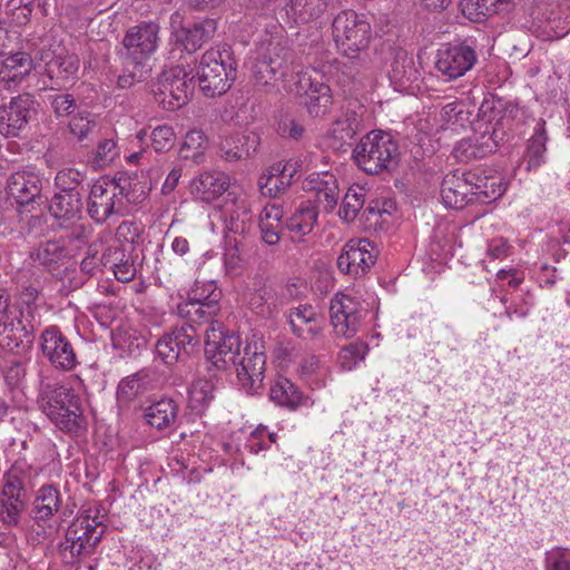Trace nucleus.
Wrapping results in <instances>:
<instances>
[{"instance_id": "nucleus-26", "label": "nucleus", "mask_w": 570, "mask_h": 570, "mask_svg": "<svg viewBox=\"0 0 570 570\" xmlns=\"http://www.w3.org/2000/svg\"><path fill=\"white\" fill-rule=\"evenodd\" d=\"M229 177L222 171H205L190 181V193L205 203L223 195L229 187Z\"/></svg>"}, {"instance_id": "nucleus-28", "label": "nucleus", "mask_w": 570, "mask_h": 570, "mask_svg": "<svg viewBox=\"0 0 570 570\" xmlns=\"http://www.w3.org/2000/svg\"><path fill=\"white\" fill-rule=\"evenodd\" d=\"M320 314L312 305H299L292 308L288 314L293 332L304 340L314 338L322 330L318 322Z\"/></svg>"}, {"instance_id": "nucleus-6", "label": "nucleus", "mask_w": 570, "mask_h": 570, "mask_svg": "<svg viewBox=\"0 0 570 570\" xmlns=\"http://www.w3.org/2000/svg\"><path fill=\"white\" fill-rule=\"evenodd\" d=\"M184 66H175L158 77L154 89L155 101L165 110L185 106L194 92V78Z\"/></svg>"}, {"instance_id": "nucleus-3", "label": "nucleus", "mask_w": 570, "mask_h": 570, "mask_svg": "<svg viewBox=\"0 0 570 570\" xmlns=\"http://www.w3.org/2000/svg\"><path fill=\"white\" fill-rule=\"evenodd\" d=\"M236 75L237 61L228 45L203 53L196 72L199 88L207 97L225 94L235 81Z\"/></svg>"}, {"instance_id": "nucleus-33", "label": "nucleus", "mask_w": 570, "mask_h": 570, "mask_svg": "<svg viewBox=\"0 0 570 570\" xmlns=\"http://www.w3.org/2000/svg\"><path fill=\"white\" fill-rule=\"evenodd\" d=\"M219 309V305H206L204 303L198 304L190 302H183L177 306L178 314L187 321L186 325L193 326L194 324H209V326H212L213 323H219L214 320Z\"/></svg>"}, {"instance_id": "nucleus-14", "label": "nucleus", "mask_w": 570, "mask_h": 570, "mask_svg": "<svg viewBox=\"0 0 570 570\" xmlns=\"http://www.w3.org/2000/svg\"><path fill=\"white\" fill-rule=\"evenodd\" d=\"M376 246L366 238L350 239L337 258L338 269L357 277L367 273L377 257Z\"/></svg>"}, {"instance_id": "nucleus-56", "label": "nucleus", "mask_w": 570, "mask_h": 570, "mask_svg": "<svg viewBox=\"0 0 570 570\" xmlns=\"http://www.w3.org/2000/svg\"><path fill=\"white\" fill-rule=\"evenodd\" d=\"M90 115H78L72 117L69 122L70 131L78 137L79 140L85 139L89 132H91L96 127V121L89 117Z\"/></svg>"}, {"instance_id": "nucleus-63", "label": "nucleus", "mask_w": 570, "mask_h": 570, "mask_svg": "<svg viewBox=\"0 0 570 570\" xmlns=\"http://www.w3.org/2000/svg\"><path fill=\"white\" fill-rule=\"evenodd\" d=\"M262 239L267 245H276L281 240L283 224H258Z\"/></svg>"}, {"instance_id": "nucleus-59", "label": "nucleus", "mask_w": 570, "mask_h": 570, "mask_svg": "<svg viewBox=\"0 0 570 570\" xmlns=\"http://www.w3.org/2000/svg\"><path fill=\"white\" fill-rule=\"evenodd\" d=\"M116 142L112 139H104L99 142L96 151V163L98 166H105L117 156Z\"/></svg>"}, {"instance_id": "nucleus-5", "label": "nucleus", "mask_w": 570, "mask_h": 570, "mask_svg": "<svg viewBox=\"0 0 570 570\" xmlns=\"http://www.w3.org/2000/svg\"><path fill=\"white\" fill-rule=\"evenodd\" d=\"M332 28L337 48L348 58H356L370 45L372 28L363 13L343 10L334 18Z\"/></svg>"}, {"instance_id": "nucleus-9", "label": "nucleus", "mask_w": 570, "mask_h": 570, "mask_svg": "<svg viewBox=\"0 0 570 570\" xmlns=\"http://www.w3.org/2000/svg\"><path fill=\"white\" fill-rule=\"evenodd\" d=\"M124 187L116 178H100L91 187L87 199V213L98 224H104L112 215L120 214L124 208L121 194Z\"/></svg>"}, {"instance_id": "nucleus-31", "label": "nucleus", "mask_w": 570, "mask_h": 570, "mask_svg": "<svg viewBox=\"0 0 570 570\" xmlns=\"http://www.w3.org/2000/svg\"><path fill=\"white\" fill-rule=\"evenodd\" d=\"M308 89L305 91L303 104L307 112L314 118L324 117L330 112L333 105V95L328 85L324 82H313L311 79Z\"/></svg>"}, {"instance_id": "nucleus-29", "label": "nucleus", "mask_w": 570, "mask_h": 570, "mask_svg": "<svg viewBox=\"0 0 570 570\" xmlns=\"http://www.w3.org/2000/svg\"><path fill=\"white\" fill-rule=\"evenodd\" d=\"M60 505V491L52 484H45L36 493L31 517L37 523L46 522L59 511Z\"/></svg>"}, {"instance_id": "nucleus-44", "label": "nucleus", "mask_w": 570, "mask_h": 570, "mask_svg": "<svg viewBox=\"0 0 570 570\" xmlns=\"http://www.w3.org/2000/svg\"><path fill=\"white\" fill-rule=\"evenodd\" d=\"M511 0H462L461 7L463 13L490 16L499 12L501 6Z\"/></svg>"}, {"instance_id": "nucleus-61", "label": "nucleus", "mask_w": 570, "mask_h": 570, "mask_svg": "<svg viewBox=\"0 0 570 570\" xmlns=\"http://www.w3.org/2000/svg\"><path fill=\"white\" fill-rule=\"evenodd\" d=\"M283 216L284 210L282 206L277 204H268L261 212L258 224H283Z\"/></svg>"}, {"instance_id": "nucleus-18", "label": "nucleus", "mask_w": 570, "mask_h": 570, "mask_svg": "<svg viewBox=\"0 0 570 570\" xmlns=\"http://www.w3.org/2000/svg\"><path fill=\"white\" fill-rule=\"evenodd\" d=\"M228 194L222 216L225 224V235L232 234L235 239L246 242L253 229V214L249 204L245 199L229 198Z\"/></svg>"}, {"instance_id": "nucleus-53", "label": "nucleus", "mask_w": 570, "mask_h": 570, "mask_svg": "<svg viewBox=\"0 0 570 570\" xmlns=\"http://www.w3.org/2000/svg\"><path fill=\"white\" fill-rule=\"evenodd\" d=\"M330 179V187H325V190H320L318 194H315V202L318 205L324 207V210L331 212L337 205L340 198V189L337 185V180L334 176H327Z\"/></svg>"}, {"instance_id": "nucleus-30", "label": "nucleus", "mask_w": 570, "mask_h": 570, "mask_svg": "<svg viewBox=\"0 0 570 570\" xmlns=\"http://www.w3.org/2000/svg\"><path fill=\"white\" fill-rule=\"evenodd\" d=\"M364 107L362 105L355 108H347L343 116L337 118L330 130V135L340 142V146L354 136L363 128Z\"/></svg>"}, {"instance_id": "nucleus-45", "label": "nucleus", "mask_w": 570, "mask_h": 570, "mask_svg": "<svg viewBox=\"0 0 570 570\" xmlns=\"http://www.w3.org/2000/svg\"><path fill=\"white\" fill-rule=\"evenodd\" d=\"M547 134L544 129V121L540 122V127L531 137L528 146L529 166L538 167L542 163L543 154L546 153Z\"/></svg>"}, {"instance_id": "nucleus-10", "label": "nucleus", "mask_w": 570, "mask_h": 570, "mask_svg": "<svg viewBox=\"0 0 570 570\" xmlns=\"http://www.w3.org/2000/svg\"><path fill=\"white\" fill-rule=\"evenodd\" d=\"M39 102L30 94L12 97L8 105L0 106V134L19 137L36 120Z\"/></svg>"}, {"instance_id": "nucleus-64", "label": "nucleus", "mask_w": 570, "mask_h": 570, "mask_svg": "<svg viewBox=\"0 0 570 570\" xmlns=\"http://www.w3.org/2000/svg\"><path fill=\"white\" fill-rule=\"evenodd\" d=\"M238 135L246 158L253 156L261 145V136L255 131H244Z\"/></svg>"}, {"instance_id": "nucleus-60", "label": "nucleus", "mask_w": 570, "mask_h": 570, "mask_svg": "<svg viewBox=\"0 0 570 570\" xmlns=\"http://www.w3.org/2000/svg\"><path fill=\"white\" fill-rule=\"evenodd\" d=\"M137 273L136 265L130 254H128L124 261L114 271L115 277L122 283L130 282Z\"/></svg>"}, {"instance_id": "nucleus-51", "label": "nucleus", "mask_w": 570, "mask_h": 570, "mask_svg": "<svg viewBox=\"0 0 570 570\" xmlns=\"http://www.w3.org/2000/svg\"><path fill=\"white\" fill-rule=\"evenodd\" d=\"M2 499L9 500H26L28 501V493L24 487V481L21 476L16 473H9L6 475L4 484L2 489Z\"/></svg>"}, {"instance_id": "nucleus-37", "label": "nucleus", "mask_w": 570, "mask_h": 570, "mask_svg": "<svg viewBox=\"0 0 570 570\" xmlns=\"http://www.w3.org/2000/svg\"><path fill=\"white\" fill-rule=\"evenodd\" d=\"M206 148L207 139L203 131L190 130L186 134L178 155L183 160H191L194 164H200L204 160Z\"/></svg>"}, {"instance_id": "nucleus-50", "label": "nucleus", "mask_w": 570, "mask_h": 570, "mask_svg": "<svg viewBox=\"0 0 570 570\" xmlns=\"http://www.w3.org/2000/svg\"><path fill=\"white\" fill-rule=\"evenodd\" d=\"M63 250L65 248L57 242L49 240L37 249L35 259L48 268H55Z\"/></svg>"}, {"instance_id": "nucleus-52", "label": "nucleus", "mask_w": 570, "mask_h": 570, "mask_svg": "<svg viewBox=\"0 0 570 570\" xmlns=\"http://www.w3.org/2000/svg\"><path fill=\"white\" fill-rule=\"evenodd\" d=\"M219 151L220 157L226 161H237L246 158L238 134L225 137L220 141Z\"/></svg>"}, {"instance_id": "nucleus-7", "label": "nucleus", "mask_w": 570, "mask_h": 570, "mask_svg": "<svg viewBox=\"0 0 570 570\" xmlns=\"http://www.w3.org/2000/svg\"><path fill=\"white\" fill-rule=\"evenodd\" d=\"M239 352V336L224 331L223 323H213L206 328L204 354L207 363L213 367L223 371L236 365Z\"/></svg>"}, {"instance_id": "nucleus-17", "label": "nucleus", "mask_w": 570, "mask_h": 570, "mask_svg": "<svg viewBox=\"0 0 570 570\" xmlns=\"http://www.w3.org/2000/svg\"><path fill=\"white\" fill-rule=\"evenodd\" d=\"M476 62V53L470 46H446L438 51L435 68L448 79L464 76Z\"/></svg>"}, {"instance_id": "nucleus-25", "label": "nucleus", "mask_w": 570, "mask_h": 570, "mask_svg": "<svg viewBox=\"0 0 570 570\" xmlns=\"http://www.w3.org/2000/svg\"><path fill=\"white\" fill-rule=\"evenodd\" d=\"M466 174L473 203L490 204L501 198L507 190L503 178L485 176L476 171H466Z\"/></svg>"}, {"instance_id": "nucleus-42", "label": "nucleus", "mask_w": 570, "mask_h": 570, "mask_svg": "<svg viewBox=\"0 0 570 570\" xmlns=\"http://www.w3.org/2000/svg\"><path fill=\"white\" fill-rule=\"evenodd\" d=\"M364 203L365 193L363 188L358 186L348 188L343 199L340 216L347 222L353 220L363 208Z\"/></svg>"}, {"instance_id": "nucleus-36", "label": "nucleus", "mask_w": 570, "mask_h": 570, "mask_svg": "<svg viewBox=\"0 0 570 570\" xmlns=\"http://www.w3.org/2000/svg\"><path fill=\"white\" fill-rule=\"evenodd\" d=\"M33 68V60L27 52H16L2 61L0 78L3 81L21 80Z\"/></svg>"}, {"instance_id": "nucleus-12", "label": "nucleus", "mask_w": 570, "mask_h": 570, "mask_svg": "<svg viewBox=\"0 0 570 570\" xmlns=\"http://www.w3.org/2000/svg\"><path fill=\"white\" fill-rule=\"evenodd\" d=\"M263 348L256 342L246 344L243 355L239 353L236 360V365H232L236 368L242 387L252 394L263 386L265 377L266 355Z\"/></svg>"}, {"instance_id": "nucleus-55", "label": "nucleus", "mask_w": 570, "mask_h": 570, "mask_svg": "<svg viewBox=\"0 0 570 570\" xmlns=\"http://www.w3.org/2000/svg\"><path fill=\"white\" fill-rule=\"evenodd\" d=\"M51 108L57 117H66L76 110V100L70 94L50 96Z\"/></svg>"}, {"instance_id": "nucleus-62", "label": "nucleus", "mask_w": 570, "mask_h": 570, "mask_svg": "<svg viewBox=\"0 0 570 570\" xmlns=\"http://www.w3.org/2000/svg\"><path fill=\"white\" fill-rule=\"evenodd\" d=\"M266 184L269 186H267V190H264V196L268 197H276L291 185L289 178L285 180L272 170L266 178Z\"/></svg>"}, {"instance_id": "nucleus-47", "label": "nucleus", "mask_w": 570, "mask_h": 570, "mask_svg": "<svg viewBox=\"0 0 570 570\" xmlns=\"http://www.w3.org/2000/svg\"><path fill=\"white\" fill-rule=\"evenodd\" d=\"M144 390V377L140 373H136L120 381L117 389V399L120 402H130Z\"/></svg>"}, {"instance_id": "nucleus-35", "label": "nucleus", "mask_w": 570, "mask_h": 570, "mask_svg": "<svg viewBox=\"0 0 570 570\" xmlns=\"http://www.w3.org/2000/svg\"><path fill=\"white\" fill-rule=\"evenodd\" d=\"M271 400L278 405L286 406L291 410L297 409L303 402V393L295 384L284 376L275 380L269 391Z\"/></svg>"}, {"instance_id": "nucleus-13", "label": "nucleus", "mask_w": 570, "mask_h": 570, "mask_svg": "<svg viewBox=\"0 0 570 570\" xmlns=\"http://www.w3.org/2000/svg\"><path fill=\"white\" fill-rule=\"evenodd\" d=\"M366 313L361 303L348 295L336 294L331 301V323L337 336L353 337L358 332L363 314Z\"/></svg>"}, {"instance_id": "nucleus-49", "label": "nucleus", "mask_w": 570, "mask_h": 570, "mask_svg": "<svg viewBox=\"0 0 570 570\" xmlns=\"http://www.w3.org/2000/svg\"><path fill=\"white\" fill-rule=\"evenodd\" d=\"M151 146L157 153L169 151L175 144V132L171 126L160 125L150 134Z\"/></svg>"}, {"instance_id": "nucleus-11", "label": "nucleus", "mask_w": 570, "mask_h": 570, "mask_svg": "<svg viewBox=\"0 0 570 570\" xmlns=\"http://www.w3.org/2000/svg\"><path fill=\"white\" fill-rule=\"evenodd\" d=\"M105 533V525L89 514L77 518L66 531L65 551L72 558L91 554Z\"/></svg>"}, {"instance_id": "nucleus-32", "label": "nucleus", "mask_w": 570, "mask_h": 570, "mask_svg": "<svg viewBox=\"0 0 570 570\" xmlns=\"http://www.w3.org/2000/svg\"><path fill=\"white\" fill-rule=\"evenodd\" d=\"M178 405L171 399H161L145 409L146 422L157 430L171 428L177 420Z\"/></svg>"}, {"instance_id": "nucleus-46", "label": "nucleus", "mask_w": 570, "mask_h": 570, "mask_svg": "<svg viewBox=\"0 0 570 570\" xmlns=\"http://www.w3.org/2000/svg\"><path fill=\"white\" fill-rule=\"evenodd\" d=\"M26 500L0 499V520L8 527L18 525L21 513L26 508Z\"/></svg>"}, {"instance_id": "nucleus-40", "label": "nucleus", "mask_w": 570, "mask_h": 570, "mask_svg": "<svg viewBox=\"0 0 570 570\" xmlns=\"http://www.w3.org/2000/svg\"><path fill=\"white\" fill-rule=\"evenodd\" d=\"M246 242L235 239L232 234L225 235L224 263L228 273H236L245 263Z\"/></svg>"}, {"instance_id": "nucleus-20", "label": "nucleus", "mask_w": 570, "mask_h": 570, "mask_svg": "<svg viewBox=\"0 0 570 570\" xmlns=\"http://www.w3.org/2000/svg\"><path fill=\"white\" fill-rule=\"evenodd\" d=\"M41 60L46 61V73L56 86L63 87L77 78L79 59L76 55L61 50L51 53L42 52Z\"/></svg>"}, {"instance_id": "nucleus-57", "label": "nucleus", "mask_w": 570, "mask_h": 570, "mask_svg": "<svg viewBox=\"0 0 570 570\" xmlns=\"http://www.w3.org/2000/svg\"><path fill=\"white\" fill-rule=\"evenodd\" d=\"M127 255L128 254L125 252L122 247L109 246L100 256L99 263L104 268L114 272Z\"/></svg>"}, {"instance_id": "nucleus-54", "label": "nucleus", "mask_w": 570, "mask_h": 570, "mask_svg": "<svg viewBox=\"0 0 570 570\" xmlns=\"http://www.w3.org/2000/svg\"><path fill=\"white\" fill-rule=\"evenodd\" d=\"M546 570H570V559L567 550L563 548H553L546 552L544 556Z\"/></svg>"}, {"instance_id": "nucleus-4", "label": "nucleus", "mask_w": 570, "mask_h": 570, "mask_svg": "<svg viewBox=\"0 0 570 570\" xmlns=\"http://www.w3.org/2000/svg\"><path fill=\"white\" fill-rule=\"evenodd\" d=\"M399 145L389 132L371 131L353 150L357 166L368 175L390 171L399 161Z\"/></svg>"}, {"instance_id": "nucleus-39", "label": "nucleus", "mask_w": 570, "mask_h": 570, "mask_svg": "<svg viewBox=\"0 0 570 570\" xmlns=\"http://www.w3.org/2000/svg\"><path fill=\"white\" fill-rule=\"evenodd\" d=\"M86 175L75 168H63L55 177L56 191L59 194H82Z\"/></svg>"}, {"instance_id": "nucleus-8", "label": "nucleus", "mask_w": 570, "mask_h": 570, "mask_svg": "<svg viewBox=\"0 0 570 570\" xmlns=\"http://www.w3.org/2000/svg\"><path fill=\"white\" fill-rule=\"evenodd\" d=\"M200 338L193 325L176 327L163 335L156 344L157 355L167 365L186 363L199 352Z\"/></svg>"}, {"instance_id": "nucleus-15", "label": "nucleus", "mask_w": 570, "mask_h": 570, "mask_svg": "<svg viewBox=\"0 0 570 570\" xmlns=\"http://www.w3.org/2000/svg\"><path fill=\"white\" fill-rule=\"evenodd\" d=\"M288 51L279 43H271L253 66V79L255 86H273L286 71Z\"/></svg>"}, {"instance_id": "nucleus-48", "label": "nucleus", "mask_w": 570, "mask_h": 570, "mask_svg": "<svg viewBox=\"0 0 570 570\" xmlns=\"http://www.w3.org/2000/svg\"><path fill=\"white\" fill-rule=\"evenodd\" d=\"M367 345L362 342L351 343L342 347L338 358L343 368L352 370L360 361L364 360Z\"/></svg>"}, {"instance_id": "nucleus-58", "label": "nucleus", "mask_w": 570, "mask_h": 570, "mask_svg": "<svg viewBox=\"0 0 570 570\" xmlns=\"http://www.w3.org/2000/svg\"><path fill=\"white\" fill-rule=\"evenodd\" d=\"M271 297V293L266 291L258 292L253 295L250 298V306L256 314L263 317H268L273 314L275 304L268 302Z\"/></svg>"}, {"instance_id": "nucleus-38", "label": "nucleus", "mask_w": 570, "mask_h": 570, "mask_svg": "<svg viewBox=\"0 0 570 570\" xmlns=\"http://www.w3.org/2000/svg\"><path fill=\"white\" fill-rule=\"evenodd\" d=\"M188 404L196 414H203L214 399V385L208 380L193 383L188 391Z\"/></svg>"}, {"instance_id": "nucleus-34", "label": "nucleus", "mask_w": 570, "mask_h": 570, "mask_svg": "<svg viewBox=\"0 0 570 570\" xmlns=\"http://www.w3.org/2000/svg\"><path fill=\"white\" fill-rule=\"evenodd\" d=\"M318 217L316 206L311 202H303L294 214L286 220V228L299 236L308 235Z\"/></svg>"}, {"instance_id": "nucleus-43", "label": "nucleus", "mask_w": 570, "mask_h": 570, "mask_svg": "<svg viewBox=\"0 0 570 570\" xmlns=\"http://www.w3.org/2000/svg\"><path fill=\"white\" fill-rule=\"evenodd\" d=\"M116 181L124 187L121 194V202L126 199L129 204H141L148 195L149 187L146 184L139 183L137 179L121 176L116 178Z\"/></svg>"}, {"instance_id": "nucleus-2", "label": "nucleus", "mask_w": 570, "mask_h": 570, "mask_svg": "<svg viewBox=\"0 0 570 570\" xmlns=\"http://www.w3.org/2000/svg\"><path fill=\"white\" fill-rule=\"evenodd\" d=\"M40 406L47 417L61 431L78 434L86 426L81 397L66 384L42 383Z\"/></svg>"}, {"instance_id": "nucleus-21", "label": "nucleus", "mask_w": 570, "mask_h": 570, "mask_svg": "<svg viewBox=\"0 0 570 570\" xmlns=\"http://www.w3.org/2000/svg\"><path fill=\"white\" fill-rule=\"evenodd\" d=\"M498 130L493 128L492 132L485 131L480 135L462 139L454 147V156L459 161L464 163L484 158L498 147Z\"/></svg>"}, {"instance_id": "nucleus-22", "label": "nucleus", "mask_w": 570, "mask_h": 570, "mask_svg": "<svg viewBox=\"0 0 570 570\" xmlns=\"http://www.w3.org/2000/svg\"><path fill=\"white\" fill-rule=\"evenodd\" d=\"M441 197L444 205L453 209H462L473 203L466 173L448 174L441 184Z\"/></svg>"}, {"instance_id": "nucleus-24", "label": "nucleus", "mask_w": 570, "mask_h": 570, "mask_svg": "<svg viewBox=\"0 0 570 570\" xmlns=\"http://www.w3.org/2000/svg\"><path fill=\"white\" fill-rule=\"evenodd\" d=\"M217 30V22L214 19H205L188 27L176 30L175 42L183 47L188 53L197 51L204 43L212 39Z\"/></svg>"}, {"instance_id": "nucleus-16", "label": "nucleus", "mask_w": 570, "mask_h": 570, "mask_svg": "<svg viewBox=\"0 0 570 570\" xmlns=\"http://www.w3.org/2000/svg\"><path fill=\"white\" fill-rule=\"evenodd\" d=\"M41 350L56 368L70 371L77 364V356L72 344L57 326H51L43 331L41 335Z\"/></svg>"}, {"instance_id": "nucleus-19", "label": "nucleus", "mask_w": 570, "mask_h": 570, "mask_svg": "<svg viewBox=\"0 0 570 570\" xmlns=\"http://www.w3.org/2000/svg\"><path fill=\"white\" fill-rule=\"evenodd\" d=\"M42 190V179L30 170L12 173L7 179V194L17 205L24 206L36 202Z\"/></svg>"}, {"instance_id": "nucleus-1", "label": "nucleus", "mask_w": 570, "mask_h": 570, "mask_svg": "<svg viewBox=\"0 0 570 570\" xmlns=\"http://www.w3.org/2000/svg\"><path fill=\"white\" fill-rule=\"evenodd\" d=\"M159 26L144 22L131 27L122 40L120 51L122 72L118 77L120 88H130L136 82L144 81L150 69L148 63L158 47Z\"/></svg>"}, {"instance_id": "nucleus-41", "label": "nucleus", "mask_w": 570, "mask_h": 570, "mask_svg": "<svg viewBox=\"0 0 570 570\" xmlns=\"http://www.w3.org/2000/svg\"><path fill=\"white\" fill-rule=\"evenodd\" d=\"M220 297L222 293L214 282L195 281L185 302L219 305Z\"/></svg>"}, {"instance_id": "nucleus-23", "label": "nucleus", "mask_w": 570, "mask_h": 570, "mask_svg": "<svg viewBox=\"0 0 570 570\" xmlns=\"http://www.w3.org/2000/svg\"><path fill=\"white\" fill-rule=\"evenodd\" d=\"M420 76L413 55L403 49L395 50L389 71V78L395 89L400 91L411 89Z\"/></svg>"}, {"instance_id": "nucleus-27", "label": "nucleus", "mask_w": 570, "mask_h": 570, "mask_svg": "<svg viewBox=\"0 0 570 570\" xmlns=\"http://www.w3.org/2000/svg\"><path fill=\"white\" fill-rule=\"evenodd\" d=\"M82 194H59L55 193L48 206L49 214L63 223L77 222L81 218L83 209Z\"/></svg>"}]
</instances>
